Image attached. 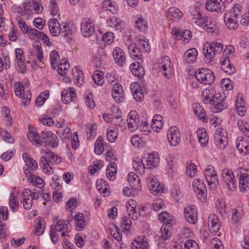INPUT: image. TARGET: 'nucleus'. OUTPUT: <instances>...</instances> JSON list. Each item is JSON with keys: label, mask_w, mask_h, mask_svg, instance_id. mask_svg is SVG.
<instances>
[{"label": "nucleus", "mask_w": 249, "mask_h": 249, "mask_svg": "<svg viewBox=\"0 0 249 249\" xmlns=\"http://www.w3.org/2000/svg\"><path fill=\"white\" fill-rule=\"evenodd\" d=\"M24 171L28 179L33 184L39 188H42L44 186L45 182L41 178L33 175L31 170L25 169V167L24 168Z\"/></svg>", "instance_id": "obj_13"}, {"label": "nucleus", "mask_w": 249, "mask_h": 249, "mask_svg": "<svg viewBox=\"0 0 249 249\" xmlns=\"http://www.w3.org/2000/svg\"><path fill=\"white\" fill-rule=\"evenodd\" d=\"M57 71L60 75H64L70 68V64L67 58H63L59 63L57 64Z\"/></svg>", "instance_id": "obj_38"}, {"label": "nucleus", "mask_w": 249, "mask_h": 249, "mask_svg": "<svg viewBox=\"0 0 249 249\" xmlns=\"http://www.w3.org/2000/svg\"><path fill=\"white\" fill-rule=\"evenodd\" d=\"M208 224L210 227L211 232L216 233L219 230L220 223L218 217L216 214H211L209 215Z\"/></svg>", "instance_id": "obj_20"}, {"label": "nucleus", "mask_w": 249, "mask_h": 249, "mask_svg": "<svg viewBox=\"0 0 249 249\" xmlns=\"http://www.w3.org/2000/svg\"><path fill=\"white\" fill-rule=\"evenodd\" d=\"M221 70L225 72L232 74L235 71V68L230 63L228 56L222 55L220 59Z\"/></svg>", "instance_id": "obj_11"}, {"label": "nucleus", "mask_w": 249, "mask_h": 249, "mask_svg": "<svg viewBox=\"0 0 249 249\" xmlns=\"http://www.w3.org/2000/svg\"><path fill=\"white\" fill-rule=\"evenodd\" d=\"M203 28L208 32L213 33L215 31L216 26L212 19L208 17L205 22V25H203Z\"/></svg>", "instance_id": "obj_55"}, {"label": "nucleus", "mask_w": 249, "mask_h": 249, "mask_svg": "<svg viewBox=\"0 0 249 249\" xmlns=\"http://www.w3.org/2000/svg\"><path fill=\"white\" fill-rule=\"evenodd\" d=\"M73 80L79 85L81 86L84 83V74L82 71H79L77 67L72 69Z\"/></svg>", "instance_id": "obj_39"}, {"label": "nucleus", "mask_w": 249, "mask_h": 249, "mask_svg": "<svg viewBox=\"0 0 249 249\" xmlns=\"http://www.w3.org/2000/svg\"><path fill=\"white\" fill-rule=\"evenodd\" d=\"M239 172L241 174L239 177V186L242 192H246L249 189V176L248 174L242 173V169H239Z\"/></svg>", "instance_id": "obj_21"}, {"label": "nucleus", "mask_w": 249, "mask_h": 249, "mask_svg": "<svg viewBox=\"0 0 249 249\" xmlns=\"http://www.w3.org/2000/svg\"><path fill=\"white\" fill-rule=\"evenodd\" d=\"M172 224L168 223L163 224L160 228L161 236L160 239L162 241H166L169 239L172 234Z\"/></svg>", "instance_id": "obj_27"}, {"label": "nucleus", "mask_w": 249, "mask_h": 249, "mask_svg": "<svg viewBox=\"0 0 249 249\" xmlns=\"http://www.w3.org/2000/svg\"><path fill=\"white\" fill-rule=\"evenodd\" d=\"M196 14H192L191 17L192 22L196 25L203 28V25L207 19V17H204L199 11H195Z\"/></svg>", "instance_id": "obj_24"}, {"label": "nucleus", "mask_w": 249, "mask_h": 249, "mask_svg": "<svg viewBox=\"0 0 249 249\" xmlns=\"http://www.w3.org/2000/svg\"><path fill=\"white\" fill-rule=\"evenodd\" d=\"M242 10V6L240 4L236 3L234 4V6L233 7L232 10L229 12L230 13V15H231L232 17L237 19L239 17V16L241 15Z\"/></svg>", "instance_id": "obj_59"}, {"label": "nucleus", "mask_w": 249, "mask_h": 249, "mask_svg": "<svg viewBox=\"0 0 249 249\" xmlns=\"http://www.w3.org/2000/svg\"><path fill=\"white\" fill-rule=\"evenodd\" d=\"M238 125L241 131L249 138V125L247 123L243 121H238Z\"/></svg>", "instance_id": "obj_62"}, {"label": "nucleus", "mask_w": 249, "mask_h": 249, "mask_svg": "<svg viewBox=\"0 0 249 249\" xmlns=\"http://www.w3.org/2000/svg\"><path fill=\"white\" fill-rule=\"evenodd\" d=\"M136 202L134 200H130L126 203V211L129 218L135 220L138 216L140 215V213H138L136 210Z\"/></svg>", "instance_id": "obj_15"}, {"label": "nucleus", "mask_w": 249, "mask_h": 249, "mask_svg": "<svg viewBox=\"0 0 249 249\" xmlns=\"http://www.w3.org/2000/svg\"><path fill=\"white\" fill-rule=\"evenodd\" d=\"M114 34L113 33L108 32L106 33L102 37V40L106 45H109L112 43L114 40Z\"/></svg>", "instance_id": "obj_64"}, {"label": "nucleus", "mask_w": 249, "mask_h": 249, "mask_svg": "<svg viewBox=\"0 0 249 249\" xmlns=\"http://www.w3.org/2000/svg\"><path fill=\"white\" fill-rule=\"evenodd\" d=\"M237 148L243 155H246L249 152V144L243 141L237 144Z\"/></svg>", "instance_id": "obj_63"}, {"label": "nucleus", "mask_w": 249, "mask_h": 249, "mask_svg": "<svg viewBox=\"0 0 249 249\" xmlns=\"http://www.w3.org/2000/svg\"><path fill=\"white\" fill-rule=\"evenodd\" d=\"M134 89L132 91L134 98L137 101H142L144 98L143 91L140 85L137 83H135L133 85Z\"/></svg>", "instance_id": "obj_34"}, {"label": "nucleus", "mask_w": 249, "mask_h": 249, "mask_svg": "<svg viewBox=\"0 0 249 249\" xmlns=\"http://www.w3.org/2000/svg\"><path fill=\"white\" fill-rule=\"evenodd\" d=\"M193 110L194 113L200 120L204 122L206 121L205 111L202 106L197 103L194 104L193 105Z\"/></svg>", "instance_id": "obj_35"}, {"label": "nucleus", "mask_w": 249, "mask_h": 249, "mask_svg": "<svg viewBox=\"0 0 249 249\" xmlns=\"http://www.w3.org/2000/svg\"><path fill=\"white\" fill-rule=\"evenodd\" d=\"M143 61V60L140 59V61H137L136 63H132L130 66V69L134 75L135 76L141 78L145 74V71L142 66L141 65V63Z\"/></svg>", "instance_id": "obj_16"}, {"label": "nucleus", "mask_w": 249, "mask_h": 249, "mask_svg": "<svg viewBox=\"0 0 249 249\" xmlns=\"http://www.w3.org/2000/svg\"><path fill=\"white\" fill-rule=\"evenodd\" d=\"M193 187L194 191L197 194L199 199L202 202L205 201L206 197L204 194L207 190L203 182L199 179H195L193 182Z\"/></svg>", "instance_id": "obj_5"}, {"label": "nucleus", "mask_w": 249, "mask_h": 249, "mask_svg": "<svg viewBox=\"0 0 249 249\" xmlns=\"http://www.w3.org/2000/svg\"><path fill=\"white\" fill-rule=\"evenodd\" d=\"M204 176L208 185L214 188L218 182L217 175L214 167L211 165H208L204 171Z\"/></svg>", "instance_id": "obj_4"}, {"label": "nucleus", "mask_w": 249, "mask_h": 249, "mask_svg": "<svg viewBox=\"0 0 249 249\" xmlns=\"http://www.w3.org/2000/svg\"><path fill=\"white\" fill-rule=\"evenodd\" d=\"M107 23L110 27L115 29L116 30H121L123 28L122 20L116 17L108 18Z\"/></svg>", "instance_id": "obj_33"}, {"label": "nucleus", "mask_w": 249, "mask_h": 249, "mask_svg": "<svg viewBox=\"0 0 249 249\" xmlns=\"http://www.w3.org/2000/svg\"><path fill=\"white\" fill-rule=\"evenodd\" d=\"M243 215V210L240 207H236L234 210V212L231 216V219L235 223L238 222Z\"/></svg>", "instance_id": "obj_57"}, {"label": "nucleus", "mask_w": 249, "mask_h": 249, "mask_svg": "<svg viewBox=\"0 0 249 249\" xmlns=\"http://www.w3.org/2000/svg\"><path fill=\"white\" fill-rule=\"evenodd\" d=\"M159 159L155 158L153 155H149L145 160V166L147 168H153L157 166L159 163Z\"/></svg>", "instance_id": "obj_46"}, {"label": "nucleus", "mask_w": 249, "mask_h": 249, "mask_svg": "<svg viewBox=\"0 0 249 249\" xmlns=\"http://www.w3.org/2000/svg\"><path fill=\"white\" fill-rule=\"evenodd\" d=\"M58 139L55 134L48 131V146L54 148L57 146Z\"/></svg>", "instance_id": "obj_45"}, {"label": "nucleus", "mask_w": 249, "mask_h": 249, "mask_svg": "<svg viewBox=\"0 0 249 249\" xmlns=\"http://www.w3.org/2000/svg\"><path fill=\"white\" fill-rule=\"evenodd\" d=\"M171 62L169 57L164 56L159 59L158 67L159 69H161L162 71H166L171 69Z\"/></svg>", "instance_id": "obj_36"}, {"label": "nucleus", "mask_w": 249, "mask_h": 249, "mask_svg": "<svg viewBox=\"0 0 249 249\" xmlns=\"http://www.w3.org/2000/svg\"><path fill=\"white\" fill-rule=\"evenodd\" d=\"M71 228L69 221L67 220H59L56 225H52L50 230V236L52 241L53 244H56L58 242V234L57 232H62L61 236L62 237L68 236L70 235L67 233H69L71 231Z\"/></svg>", "instance_id": "obj_1"}, {"label": "nucleus", "mask_w": 249, "mask_h": 249, "mask_svg": "<svg viewBox=\"0 0 249 249\" xmlns=\"http://www.w3.org/2000/svg\"><path fill=\"white\" fill-rule=\"evenodd\" d=\"M127 122L128 128L131 131H134L138 128L139 125V118H128L127 120Z\"/></svg>", "instance_id": "obj_50"}, {"label": "nucleus", "mask_w": 249, "mask_h": 249, "mask_svg": "<svg viewBox=\"0 0 249 249\" xmlns=\"http://www.w3.org/2000/svg\"><path fill=\"white\" fill-rule=\"evenodd\" d=\"M180 133L178 128L176 126L171 127L168 130L167 139L171 146H177L180 142Z\"/></svg>", "instance_id": "obj_8"}, {"label": "nucleus", "mask_w": 249, "mask_h": 249, "mask_svg": "<svg viewBox=\"0 0 249 249\" xmlns=\"http://www.w3.org/2000/svg\"><path fill=\"white\" fill-rule=\"evenodd\" d=\"M197 54L196 49L193 48L185 52L184 57L187 63H190L196 61Z\"/></svg>", "instance_id": "obj_37"}, {"label": "nucleus", "mask_w": 249, "mask_h": 249, "mask_svg": "<svg viewBox=\"0 0 249 249\" xmlns=\"http://www.w3.org/2000/svg\"><path fill=\"white\" fill-rule=\"evenodd\" d=\"M0 95L1 98L4 100L8 99L9 97L8 86L1 82L0 83Z\"/></svg>", "instance_id": "obj_54"}, {"label": "nucleus", "mask_w": 249, "mask_h": 249, "mask_svg": "<svg viewBox=\"0 0 249 249\" xmlns=\"http://www.w3.org/2000/svg\"><path fill=\"white\" fill-rule=\"evenodd\" d=\"M19 97L22 98V104L25 106L30 103L32 95L30 91L28 89H27L25 92H22L21 96Z\"/></svg>", "instance_id": "obj_61"}, {"label": "nucleus", "mask_w": 249, "mask_h": 249, "mask_svg": "<svg viewBox=\"0 0 249 249\" xmlns=\"http://www.w3.org/2000/svg\"><path fill=\"white\" fill-rule=\"evenodd\" d=\"M203 53L205 57L209 61H211L215 55V52H214L211 45L209 42H206L204 44Z\"/></svg>", "instance_id": "obj_29"}, {"label": "nucleus", "mask_w": 249, "mask_h": 249, "mask_svg": "<svg viewBox=\"0 0 249 249\" xmlns=\"http://www.w3.org/2000/svg\"><path fill=\"white\" fill-rule=\"evenodd\" d=\"M226 97L222 95L220 93H214L213 98L209 100V103L211 105L215 104L216 103H220V102L224 101Z\"/></svg>", "instance_id": "obj_60"}, {"label": "nucleus", "mask_w": 249, "mask_h": 249, "mask_svg": "<svg viewBox=\"0 0 249 249\" xmlns=\"http://www.w3.org/2000/svg\"><path fill=\"white\" fill-rule=\"evenodd\" d=\"M158 218L160 222H164L163 224H167L168 223H171V221H173L172 216L166 212L160 213L158 215Z\"/></svg>", "instance_id": "obj_51"}, {"label": "nucleus", "mask_w": 249, "mask_h": 249, "mask_svg": "<svg viewBox=\"0 0 249 249\" xmlns=\"http://www.w3.org/2000/svg\"><path fill=\"white\" fill-rule=\"evenodd\" d=\"M75 223L78 231H81L85 226V217L83 213H78L75 216Z\"/></svg>", "instance_id": "obj_44"}, {"label": "nucleus", "mask_w": 249, "mask_h": 249, "mask_svg": "<svg viewBox=\"0 0 249 249\" xmlns=\"http://www.w3.org/2000/svg\"><path fill=\"white\" fill-rule=\"evenodd\" d=\"M29 133L28 135L29 140L34 145L40 146L42 145H47V134L45 131H42L41 135H39L37 133L33 130V127L30 125H28Z\"/></svg>", "instance_id": "obj_2"}, {"label": "nucleus", "mask_w": 249, "mask_h": 249, "mask_svg": "<svg viewBox=\"0 0 249 249\" xmlns=\"http://www.w3.org/2000/svg\"><path fill=\"white\" fill-rule=\"evenodd\" d=\"M224 19L225 24L230 29H235L237 28L238 24L237 19L232 17L230 12L225 14Z\"/></svg>", "instance_id": "obj_25"}, {"label": "nucleus", "mask_w": 249, "mask_h": 249, "mask_svg": "<svg viewBox=\"0 0 249 249\" xmlns=\"http://www.w3.org/2000/svg\"><path fill=\"white\" fill-rule=\"evenodd\" d=\"M132 166L134 170L140 173L143 172L145 168V163L141 159L134 160L132 162Z\"/></svg>", "instance_id": "obj_48"}, {"label": "nucleus", "mask_w": 249, "mask_h": 249, "mask_svg": "<svg viewBox=\"0 0 249 249\" xmlns=\"http://www.w3.org/2000/svg\"><path fill=\"white\" fill-rule=\"evenodd\" d=\"M128 50L131 57L134 59H137V61H140V59L142 60V53L138 45H136L135 43H131L128 47Z\"/></svg>", "instance_id": "obj_23"}, {"label": "nucleus", "mask_w": 249, "mask_h": 249, "mask_svg": "<svg viewBox=\"0 0 249 249\" xmlns=\"http://www.w3.org/2000/svg\"><path fill=\"white\" fill-rule=\"evenodd\" d=\"M118 136V129L116 126L109 127L107 131V137L109 142H113Z\"/></svg>", "instance_id": "obj_41"}, {"label": "nucleus", "mask_w": 249, "mask_h": 249, "mask_svg": "<svg viewBox=\"0 0 249 249\" xmlns=\"http://www.w3.org/2000/svg\"><path fill=\"white\" fill-rule=\"evenodd\" d=\"M196 133L198 141L201 144L205 145L207 143L209 139L206 131L204 128L198 129Z\"/></svg>", "instance_id": "obj_43"}, {"label": "nucleus", "mask_w": 249, "mask_h": 249, "mask_svg": "<svg viewBox=\"0 0 249 249\" xmlns=\"http://www.w3.org/2000/svg\"><path fill=\"white\" fill-rule=\"evenodd\" d=\"M127 180L132 188L138 189L140 187V180L139 177L134 172H130L127 176Z\"/></svg>", "instance_id": "obj_30"}, {"label": "nucleus", "mask_w": 249, "mask_h": 249, "mask_svg": "<svg viewBox=\"0 0 249 249\" xmlns=\"http://www.w3.org/2000/svg\"><path fill=\"white\" fill-rule=\"evenodd\" d=\"M111 95L117 103L123 102L124 99V92L121 85L118 83H115L112 87Z\"/></svg>", "instance_id": "obj_10"}, {"label": "nucleus", "mask_w": 249, "mask_h": 249, "mask_svg": "<svg viewBox=\"0 0 249 249\" xmlns=\"http://www.w3.org/2000/svg\"><path fill=\"white\" fill-rule=\"evenodd\" d=\"M81 31L84 37H89L94 32V25L93 22L89 18L84 19L81 24Z\"/></svg>", "instance_id": "obj_7"}, {"label": "nucleus", "mask_w": 249, "mask_h": 249, "mask_svg": "<svg viewBox=\"0 0 249 249\" xmlns=\"http://www.w3.org/2000/svg\"><path fill=\"white\" fill-rule=\"evenodd\" d=\"M147 185L150 190L154 195L162 191V188L156 178L151 179L147 182Z\"/></svg>", "instance_id": "obj_28"}, {"label": "nucleus", "mask_w": 249, "mask_h": 249, "mask_svg": "<svg viewBox=\"0 0 249 249\" xmlns=\"http://www.w3.org/2000/svg\"><path fill=\"white\" fill-rule=\"evenodd\" d=\"M215 140L219 147L224 149L228 143V138L226 132L221 128H218L215 132Z\"/></svg>", "instance_id": "obj_6"}, {"label": "nucleus", "mask_w": 249, "mask_h": 249, "mask_svg": "<svg viewBox=\"0 0 249 249\" xmlns=\"http://www.w3.org/2000/svg\"><path fill=\"white\" fill-rule=\"evenodd\" d=\"M48 26H49L50 32L53 36H58L60 34L61 28L60 27V24L56 19H50Z\"/></svg>", "instance_id": "obj_22"}, {"label": "nucleus", "mask_w": 249, "mask_h": 249, "mask_svg": "<svg viewBox=\"0 0 249 249\" xmlns=\"http://www.w3.org/2000/svg\"><path fill=\"white\" fill-rule=\"evenodd\" d=\"M9 205L12 211L16 212L18 208V201L15 199V195L14 193L10 194L9 198Z\"/></svg>", "instance_id": "obj_58"}, {"label": "nucleus", "mask_w": 249, "mask_h": 249, "mask_svg": "<svg viewBox=\"0 0 249 249\" xmlns=\"http://www.w3.org/2000/svg\"><path fill=\"white\" fill-rule=\"evenodd\" d=\"M147 247V239L143 236L137 237L131 243V249H146Z\"/></svg>", "instance_id": "obj_19"}, {"label": "nucleus", "mask_w": 249, "mask_h": 249, "mask_svg": "<svg viewBox=\"0 0 249 249\" xmlns=\"http://www.w3.org/2000/svg\"><path fill=\"white\" fill-rule=\"evenodd\" d=\"M22 157L26 163V166H24L23 168L25 167V169L31 170V171L33 170H36L37 168V164L36 161L28 157L27 153H23Z\"/></svg>", "instance_id": "obj_31"}, {"label": "nucleus", "mask_w": 249, "mask_h": 249, "mask_svg": "<svg viewBox=\"0 0 249 249\" xmlns=\"http://www.w3.org/2000/svg\"><path fill=\"white\" fill-rule=\"evenodd\" d=\"M36 222V229L35 234L36 235H40L45 231L46 228L45 221L41 217H38L37 218Z\"/></svg>", "instance_id": "obj_40"}, {"label": "nucleus", "mask_w": 249, "mask_h": 249, "mask_svg": "<svg viewBox=\"0 0 249 249\" xmlns=\"http://www.w3.org/2000/svg\"><path fill=\"white\" fill-rule=\"evenodd\" d=\"M224 3L221 0H208L205 4L206 9L209 11L221 12L225 11Z\"/></svg>", "instance_id": "obj_9"}, {"label": "nucleus", "mask_w": 249, "mask_h": 249, "mask_svg": "<svg viewBox=\"0 0 249 249\" xmlns=\"http://www.w3.org/2000/svg\"><path fill=\"white\" fill-rule=\"evenodd\" d=\"M207 70L206 68H201L197 70L195 72V77L196 80L201 84L203 83L204 77L206 74V70Z\"/></svg>", "instance_id": "obj_56"}, {"label": "nucleus", "mask_w": 249, "mask_h": 249, "mask_svg": "<svg viewBox=\"0 0 249 249\" xmlns=\"http://www.w3.org/2000/svg\"><path fill=\"white\" fill-rule=\"evenodd\" d=\"M92 78L94 83L99 86L102 85L104 83V73L100 71H96L92 76Z\"/></svg>", "instance_id": "obj_47"}, {"label": "nucleus", "mask_w": 249, "mask_h": 249, "mask_svg": "<svg viewBox=\"0 0 249 249\" xmlns=\"http://www.w3.org/2000/svg\"><path fill=\"white\" fill-rule=\"evenodd\" d=\"M222 176L225 184L226 187L231 191L234 190L237 187V183L232 171L225 168L222 171Z\"/></svg>", "instance_id": "obj_3"}, {"label": "nucleus", "mask_w": 249, "mask_h": 249, "mask_svg": "<svg viewBox=\"0 0 249 249\" xmlns=\"http://www.w3.org/2000/svg\"><path fill=\"white\" fill-rule=\"evenodd\" d=\"M194 206H189L184 209V215L186 220L191 223L195 224L197 221L196 212Z\"/></svg>", "instance_id": "obj_17"}, {"label": "nucleus", "mask_w": 249, "mask_h": 249, "mask_svg": "<svg viewBox=\"0 0 249 249\" xmlns=\"http://www.w3.org/2000/svg\"><path fill=\"white\" fill-rule=\"evenodd\" d=\"M76 31L75 26L72 24L65 23L62 25L61 32L64 36H69L73 35Z\"/></svg>", "instance_id": "obj_32"}, {"label": "nucleus", "mask_w": 249, "mask_h": 249, "mask_svg": "<svg viewBox=\"0 0 249 249\" xmlns=\"http://www.w3.org/2000/svg\"><path fill=\"white\" fill-rule=\"evenodd\" d=\"M59 59L60 57L57 51L55 50L52 51L50 54V61L53 70H55L57 68Z\"/></svg>", "instance_id": "obj_42"}, {"label": "nucleus", "mask_w": 249, "mask_h": 249, "mask_svg": "<svg viewBox=\"0 0 249 249\" xmlns=\"http://www.w3.org/2000/svg\"><path fill=\"white\" fill-rule=\"evenodd\" d=\"M196 171V165L192 161H188L186 165V174L192 178L195 176Z\"/></svg>", "instance_id": "obj_53"}, {"label": "nucleus", "mask_w": 249, "mask_h": 249, "mask_svg": "<svg viewBox=\"0 0 249 249\" xmlns=\"http://www.w3.org/2000/svg\"><path fill=\"white\" fill-rule=\"evenodd\" d=\"M115 62L119 66H123L125 62V55L124 52L119 47H115L112 53Z\"/></svg>", "instance_id": "obj_18"}, {"label": "nucleus", "mask_w": 249, "mask_h": 249, "mask_svg": "<svg viewBox=\"0 0 249 249\" xmlns=\"http://www.w3.org/2000/svg\"><path fill=\"white\" fill-rule=\"evenodd\" d=\"M85 130L88 138H91L96 135V125L94 124H88L85 126Z\"/></svg>", "instance_id": "obj_49"}, {"label": "nucleus", "mask_w": 249, "mask_h": 249, "mask_svg": "<svg viewBox=\"0 0 249 249\" xmlns=\"http://www.w3.org/2000/svg\"><path fill=\"white\" fill-rule=\"evenodd\" d=\"M215 80V76L213 72L208 69L206 70V74L205 75L203 84L211 85L213 84Z\"/></svg>", "instance_id": "obj_52"}, {"label": "nucleus", "mask_w": 249, "mask_h": 249, "mask_svg": "<svg viewBox=\"0 0 249 249\" xmlns=\"http://www.w3.org/2000/svg\"><path fill=\"white\" fill-rule=\"evenodd\" d=\"M62 102L65 104H68L74 101L76 98V93L72 88H68L64 89L61 92Z\"/></svg>", "instance_id": "obj_12"}, {"label": "nucleus", "mask_w": 249, "mask_h": 249, "mask_svg": "<svg viewBox=\"0 0 249 249\" xmlns=\"http://www.w3.org/2000/svg\"><path fill=\"white\" fill-rule=\"evenodd\" d=\"M107 55L103 50H98L95 54L92 62L97 68H101L105 64Z\"/></svg>", "instance_id": "obj_14"}, {"label": "nucleus", "mask_w": 249, "mask_h": 249, "mask_svg": "<svg viewBox=\"0 0 249 249\" xmlns=\"http://www.w3.org/2000/svg\"><path fill=\"white\" fill-rule=\"evenodd\" d=\"M183 16V13L177 8L171 7L166 12V16L169 20L178 19Z\"/></svg>", "instance_id": "obj_26"}]
</instances>
